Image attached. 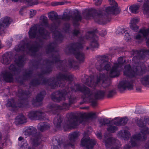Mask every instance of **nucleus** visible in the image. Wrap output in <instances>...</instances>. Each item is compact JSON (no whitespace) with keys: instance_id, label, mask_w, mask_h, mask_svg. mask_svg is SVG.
Segmentation results:
<instances>
[{"instance_id":"1","label":"nucleus","mask_w":149,"mask_h":149,"mask_svg":"<svg viewBox=\"0 0 149 149\" xmlns=\"http://www.w3.org/2000/svg\"><path fill=\"white\" fill-rule=\"evenodd\" d=\"M29 36L31 38H36V41L32 44H25L24 42H21L20 44L16 46L15 50L25 51L31 55L35 56L36 53L38 52L42 45V39H46L49 37V33L42 27H40L38 24L34 25L31 27L29 32Z\"/></svg>"},{"instance_id":"2","label":"nucleus","mask_w":149,"mask_h":149,"mask_svg":"<svg viewBox=\"0 0 149 149\" xmlns=\"http://www.w3.org/2000/svg\"><path fill=\"white\" fill-rule=\"evenodd\" d=\"M132 55L135 56L132 59V61L135 64L132 70L130 65H127L124 68V74L130 77H136L137 76H141L144 73L146 67L142 63L139 62V60L143 59L145 56H149V50H143L138 51L133 50L130 52Z\"/></svg>"},{"instance_id":"3","label":"nucleus","mask_w":149,"mask_h":149,"mask_svg":"<svg viewBox=\"0 0 149 149\" xmlns=\"http://www.w3.org/2000/svg\"><path fill=\"white\" fill-rule=\"evenodd\" d=\"M24 58L23 56L15 58V64L11 65L8 68V70H6L2 72L4 79L9 82H13L14 80L13 76L19 73L24 65Z\"/></svg>"},{"instance_id":"4","label":"nucleus","mask_w":149,"mask_h":149,"mask_svg":"<svg viewBox=\"0 0 149 149\" xmlns=\"http://www.w3.org/2000/svg\"><path fill=\"white\" fill-rule=\"evenodd\" d=\"M77 85H79L82 88L79 84H76L74 85L73 88H66L61 91H56L52 93L51 95L52 99L55 102H59L62 100H65L66 97H68L69 102L70 104L75 103L77 102L76 97L73 95H71L72 92L78 91H76V89L75 86ZM81 92V91H79Z\"/></svg>"},{"instance_id":"5","label":"nucleus","mask_w":149,"mask_h":149,"mask_svg":"<svg viewBox=\"0 0 149 149\" xmlns=\"http://www.w3.org/2000/svg\"><path fill=\"white\" fill-rule=\"evenodd\" d=\"M66 116L67 120L63 126L65 130L74 127L75 126L84 121L86 117L92 119L96 118L95 113H90L86 115L82 114L78 116H74L72 113H68Z\"/></svg>"},{"instance_id":"6","label":"nucleus","mask_w":149,"mask_h":149,"mask_svg":"<svg viewBox=\"0 0 149 149\" xmlns=\"http://www.w3.org/2000/svg\"><path fill=\"white\" fill-rule=\"evenodd\" d=\"M85 84L89 87H95L99 84H102L104 87H107L110 84V81L104 74H100L97 77L86 75L82 79Z\"/></svg>"},{"instance_id":"7","label":"nucleus","mask_w":149,"mask_h":149,"mask_svg":"<svg viewBox=\"0 0 149 149\" xmlns=\"http://www.w3.org/2000/svg\"><path fill=\"white\" fill-rule=\"evenodd\" d=\"M82 43L77 42L70 44L69 46L66 47L65 51L66 53H73L76 58L80 62L84 61L85 55L84 54L80 49L83 47Z\"/></svg>"},{"instance_id":"8","label":"nucleus","mask_w":149,"mask_h":149,"mask_svg":"<svg viewBox=\"0 0 149 149\" xmlns=\"http://www.w3.org/2000/svg\"><path fill=\"white\" fill-rule=\"evenodd\" d=\"M135 121L138 125L140 127L141 132L136 135V137H141V140H145L146 138V135L149 134V129L146 126L147 120L143 118H141L139 120L136 119Z\"/></svg>"},{"instance_id":"9","label":"nucleus","mask_w":149,"mask_h":149,"mask_svg":"<svg viewBox=\"0 0 149 149\" xmlns=\"http://www.w3.org/2000/svg\"><path fill=\"white\" fill-rule=\"evenodd\" d=\"M108 57L106 56H100L98 58V60L97 61L96 64V68L99 70H106L108 71V74L110 77H111L110 76V72L112 68L111 69V65L110 62L107 61Z\"/></svg>"},{"instance_id":"10","label":"nucleus","mask_w":149,"mask_h":149,"mask_svg":"<svg viewBox=\"0 0 149 149\" xmlns=\"http://www.w3.org/2000/svg\"><path fill=\"white\" fill-rule=\"evenodd\" d=\"M24 134L26 135L32 136L31 139L32 144L35 146L38 145L40 142V136L37 133V130L33 126H30L26 130Z\"/></svg>"},{"instance_id":"11","label":"nucleus","mask_w":149,"mask_h":149,"mask_svg":"<svg viewBox=\"0 0 149 149\" xmlns=\"http://www.w3.org/2000/svg\"><path fill=\"white\" fill-rule=\"evenodd\" d=\"M76 89V91H81V92L84 94L85 97L91 103V105L93 107L96 106L97 103L96 101V98L93 95L92 93H91V90L88 87L84 86L83 88H81L78 85L75 86Z\"/></svg>"},{"instance_id":"12","label":"nucleus","mask_w":149,"mask_h":149,"mask_svg":"<svg viewBox=\"0 0 149 149\" xmlns=\"http://www.w3.org/2000/svg\"><path fill=\"white\" fill-rule=\"evenodd\" d=\"M123 57H119L117 63H114L112 67V69L110 72L109 75L111 77H117L120 74V71L121 65L125 62Z\"/></svg>"},{"instance_id":"13","label":"nucleus","mask_w":149,"mask_h":149,"mask_svg":"<svg viewBox=\"0 0 149 149\" xmlns=\"http://www.w3.org/2000/svg\"><path fill=\"white\" fill-rule=\"evenodd\" d=\"M104 136L105 138L104 140L105 144L107 149H121L118 140L112 137L106 139L105 134Z\"/></svg>"},{"instance_id":"14","label":"nucleus","mask_w":149,"mask_h":149,"mask_svg":"<svg viewBox=\"0 0 149 149\" xmlns=\"http://www.w3.org/2000/svg\"><path fill=\"white\" fill-rule=\"evenodd\" d=\"M79 136V133L77 132L70 133L68 136V140L65 142L63 145L64 149H74V143Z\"/></svg>"},{"instance_id":"15","label":"nucleus","mask_w":149,"mask_h":149,"mask_svg":"<svg viewBox=\"0 0 149 149\" xmlns=\"http://www.w3.org/2000/svg\"><path fill=\"white\" fill-rule=\"evenodd\" d=\"M111 6L107 7L106 9V12L108 15L117 14L120 12L118 5L114 0H108Z\"/></svg>"},{"instance_id":"16","label":"nucleus","mask_w":149,"mask_h":149,"mask_svg":"<svg viewBox=\"0 0 149 149\" xmlns=\"http://www.w3.org/2000/svg\"><path fill=\"white\" fill-rule=\"evenodd\" d=\"M133 81L130 80V79L123 80L120 81L118 85V88L121 92H122L126 88L129 90L133 89Z\"/></svg>"},{"instance_id":"17","label":"nucleus","mask_w":149,"mask_h":149,"mask_svg":"<svg viewBox=\"0 0 149 149\" xmlns=\"http://www.w3.org/2000/svg\"><path fill=\"white\" fill-rule=\"evenodd\" d=\"M86 134V132L84 133V136L81 141V145L85 146L87 149H93L96 142L94 140L90 139L89 137H85Z\"/></svg>"},{"instance_id":"18","label":"nucleus","mask_w":149,"mask_h":149,"mask_svg":"<svg viewBox=\"0 0 149 149\" xmlns=\"http://www.w3.org/2000/svg\"><path fill=\"white\" fill-rule=\"evenodd\" d=\"M97 32L98 31L97 29H95L94 30L91 31L89 32L90 36H93V37L92 38V41L90 44V47H87L86 48L87 50H88L90 48L92 50V48H96L98 47L99 45L98 42V38L95 34V33H97Z\"/></svg>"},{"instance_id":"19","label":"nucleus","mask_w":149,"mask_h":149,"mask_svg":"<svg viewBox=\"0 0 149 149\" xmlns=\"http://www.w3.org/2000/svg\"><path fill=\"white\" fill-rule=\"evenodd\" d=\"M12 19L9 17H6L2 18L0 20V32L5 33V29L8 27L12 22Z\"/></svg>"},{"instance_id":"20","label":"nucleus","mask_w":149,"mask_h":149,"mask_svg":"<svg viewBox=\"0 0 149 149\" xmlns=\"http://www.w3.org/2000/svg\"><path fill=\"white\" fill-rule=\"evenodd\" d=\"M70 104L69 103H64L62 106L58 104H49L48 105V107L52 113L55 114L57 110L67 109L70 107Z\"/></svg>"},{"instance_id":"21","label":"nucleus","mask_w":149,"mask_h":149,"mask_svg":"<svg viewBox=\"0 0 149 149\" xmlns=\"http://www.w3.org/2000/svg\"><path fill=\"white\" fill-rule=\"evenodd\" d=\"M103 12L100 13L96 14L94 17L95 21L96 22L100 24H105L109 21L107 20V17L106 15H104L102 14Z\"/></svg>"},{"instance_id":"22","label":"nucleus","mask_w":149,"mask_h":149,"mask_svg":"<svg viewBox=\"0 0 149 149\" xmlns=\"http://www.w3.org/2000/svg\"><path fill=\"white\" fill-rule=\"evenodd\" d=\"M149 32V28L146 29L143 27L141 29L138 34L136 35L135 38L136 40H142L145 38L148 34Z\"/></svg>"},{"instance_id":"23","label":"nucleus","mask_w":149,"mask_h":149,"mask_svg":"<svg viewBox=\"0 0 149 149\" xmlns=\"http://www.w3.org/2000/svg\"><path fill=\"white\" fill-rule=\"evenodd\" d=\"M141 138L139 137H136V135H133L131 139V145H129V144L125 145L124 146L123 149H129L131 146H135L137 144V142L138 141L141 140L140 139Z\"/></svg>"},{"instance_id":"24","label":"nucleus","mask_w":149,"mask_h":149,"mask_svg":"<svg viewBox=\"0 0 149 149\" xmlns=\"http://www.w3.org/2000/svg\"><path fill=\"white\" fill-rule=\"evenodd\" d=\"M130 132L127 130H124L118 132L117 134L118 137L125 140H127L131 136Z\"/></svg>"},{"instance_id":"25","label":"nucleus","mask_w":149,"mask_h":149,"mask_svg":"<svg viewBox=\"0 0 149 149\" xmlns=\"http://www.w3.org/2000/svg\"><path fill=\"white\" fill-rule=\"evenodd\" d=\"M32 73V71H31L29 70H26L25 71V72L23 74L22 79H21L20 77L16 78V79L18 81L21 83H22L23 80L28 79L30 78L31 77Z\"/></svg>"},{"instance_id":"26","label":"nucleus","mask_w":149,"mask_h":149,"mask_svg":"<svg viewBox=\"0 0 149 149\" xmlns=\"http://www.w3.org/2000/svg\"><path fill=\"white\" fill-rule=\"evenodd\" d=\"M63 121V120L60 115L59 114H58L55 117L53 123L56 127L59 129L61 128Z\"/></svg>"},{"instance_id":"27","label":"nucleus","mask_w":149,"mask_h":149,"mask_svg":"<svg viewBox=\"0 0 149 149\" xmlns=\"http://www.w3.org/2000/svg\"><path fill=\"white\" fill-rule=\"evenodd\" d=\"M50 125L46 122H43L39 123L37 126L38 130L43 132L49 129L50 128Z\"/></svg>"},{"instance_id":"28","label":"nucleus","mask_w":149,"mask_h":149,"mask_svg":"<svg viewBox=\"0 0 149 149\" xmlns=\"http://www.w3.org/2000/svg\"><path fill=\"white\" fill-rule=\"evenodd\" d=\"M142 9L144 14L149 16V0H144Z\"/></svg>"},{"instance_id":"29","label":"nucleus","mask_w":149,"mask_h":149,"mask_svg":"<svg viewBox=\"0 0 149 149\" xmlns=\"http://www.w3.org/2000/svg\"><path fill=\"white\" fill-rule=\"evenodd\" d=\"M140 81L143 85L149 87V74L143 76L141 78Z\"/></svg>"},{"instance_id":"30","label":"nucleus","mask_w":149,"mask_h":149,"mask_svg":"<svg viewBox=\"0 0 149 149\" xmlns=\"http://www.w3.org/2000/svg\"><path fill=\"white\" fill-rule=\"evenodd\" d=\"M46 94V92L45 91L41 92L38 94L36 97L35 100H33V105L36 102H41L42 100L45 95Z\"/></svg>"},{"instance_id":"31","label":"nucleus","mask_w":149,"mask_h":149,"mask_svg":"<svg viewBox=\"0 0 149 149\" xmlns=\"http://www.w3.org/2000/svg\"><path fill=\"white\" fill-rule=\"evenodd\" d=\"M30 93V92H24L23 90L19 89L18 90L17 95L21 100H22L27 98L28 95Z\"/></svg>"},{"instance_id":"32","label":"nucleus","mask_w":149,"mask_h":149,"mask_svg":"<svg viewBox=\"0 0 149 149\" xmlns=\"http://www.w3.org/2000/svg\"><path fill=\"white\" fill-rule=\"evenodd\" d=\"M72 20L74 24L76 25H78V21L81 20L82 17L79 13H75L73 16L72 17Z\"/></svg>"},{"instance_id":"33","label":"nucleus","mask_w":149,"mask_h":149,"mask_svg":"<svg viewBox=\"0 0 149 149\" xmlns=\"http://www.w3.org/2000/svg\"><path fill=\"white\" fill-rule=\"evenodd\" d=\"M8 106L11 107L16 109H17L18 107L19 108L24 106L23 104L22 103L15 104L14 100L13 99L9 101L8 102Z\"/></svg>"},{"instance_id":"34","label":"nucleus","mask_w":149,"mask_h":149,"mask_svg":"<svg viewBox=\"0 0 149 149\" xmlns=\"http://www.w3.org/2000/svg\"><path fill=\"white\" fill-rule=\"evenodd\" d=\"M11 60L10 56L9 54H5L3 56L1 62L5 65H7L10 63Z\"/></svg>"},{"instance_id":"35","label":"nucleus","mask_w":149,"mask_h":149,"mask_svg":"<svg viewBox=\"0 0 149 149\" xmlns=\"http://www.w3.org/2000/svg\"><path fill=\"white\" fill-rule=\"evenodd\" d=\"M128 119L127 118H125L121 119L118 120L114 121V124L117 126L124 125H125Z\"/></svg>"},{"instance_id":"36","label":"nucleus","mask_w":149,"mask_h":149,"mask_svg":"<svg viewBox=\"0 0 149 149\" xmlns=\"http://www.w3.org/2000/svg\"><path fill=\"white\" fill-rule=\"evenodd\" d=\"M91 93H92L93 95L97 99H100L103 97L105 94L104 92L103 91H98L95 93L91 91Z\"/></svg>"},{"instance_id":"37","label":"nucleus","mask_w":149,"mask_h":149,"mask_svg":"<svg viewBox=\"0 0 149 149\" xmlns=\"http://www.w3.org/2000/svg\"><path fill=\"white\" fill-rule=\"evenodd\" d=\"M140 7V5L139 4H135L130 6L129 9L132 13H138Z\"/></svg>"},{"instance_id":"38","label":"nucleus","mask_w":149,"mask_h":149,"mask_svg":"<svg viewBox=\"0 0 149 149\" xmlns=\"http://www.w3.org/2000/svg\"><path fill=\"white\" fill-rule=\"evenodd\" d=\"M15 122L18 124H22L26 122V118L24 115H20L16 118Z\"/></svg>"},{"instance_id":"39","label":"nucleus","mask_w":149,"mask_h":149,"mask_svg":"<svg viewBox=\"0 0 149 149\" xmlns=\"http://www.w3.org/2000/svg\"><path fill=\"white\" fill-rule=\"evenodd\" d=\"M41 21V25L45 27H48L49 25L48 23V19L47 17L44 16H41L40 18Z\"/></svg>"},{"instance_id":"40","label":"nucleus","mask_w":149,"mask_h":149,"mask_svg":"<svg viewBox=\"0 0 149 149\" xmlns=\"http://www.w3.org/2000/svg\"><path fill=\"white\" fill-rule=\"evenodd\" d=\"M94 12L90 10H86L84 11L83 15L86 19H89L91 17H93Z\"/></svg>"},{"instance_id":"41","label":"nucleus","mask_w":149,"mask_h":149,"mask_svg":"<svg viewBox=\"0 0 149 149\" xmlns=\"http://www.w3.org/2000/svg\"><path fill=\"white\" fill-rule=\"evenodd\" d=\"M14 2H17L19 1H23L25 3H27L30 6L37 4L38 3L37 0H12Z\"/></svg>"},{"instance_id":"42","label":"nucleus","mask_w":149,"mask_h":149,"mask_svg":"<svg viewBox=\"0 0 149 149\" xmlns=\"http://www.w3.org/2000/svg\"><path fill=\"white\" fill-rule=\"evenodd\" d=\"M45 115L44 113L41 111H36V120H42L45 118Z\"/></svg>"},{"instance_id":"43","label":"nucleus","mask_w":149,"mask_h":149,"mask_svg":"<svg viewBox=\"0 0 149 149\" xmlns=\"http://www.w3.org/2000/svg\"><path fill=\"white\" fill-rule=\"evenodd\" d=\"M118 127L113 125H110L108 126L107 130L109 132L113 133L115 132L118 130Z\"/></svg>"},{"instance_id":"44","label":"nucleus","mask_w":149,"mask_h":149,"mask_svg":"<svg viewBox=\"0 0 149 149\" xmlns=\"http://www.w3.org/2000/svg\"><path fill=\"white\" fill-rule=\"evenodd\" d=\"M116 93L115 89H109V90L107 93V97L109 98H111L116 95Z\"/></svg>"},{"instance_id":"45","label":"nucleus","mask_w":149,"mask_h":149,"mask_svg":"<svg viewBox=\"0 0 149 149\" xmlns=\"http://www.w3.org/2000/svg\"><path fill=\"white\" fill-rule=\"evenodd\" d=\"M99 123L101 126L109 124L111 123L110 120L106 118L100 119L99 120Z\"/></svg>"},{"instance_id":"46","label":"nucleus","mask_w":149,"mask_h":149,"mask_svg":"<svg viewBox=\"0 0 149 149\" xmlns=\"http://www.w3.org/2000/svg\"><path fill=\"white\" fill-rule=\"evenodd\" d=\"M64 144H63V141L60 140L57 141V143L53 146V149H61L62 145L64 146Z\"/></svg>"},{"instance_id":"47","label":"nucleus","mask_w":149,"mask_h":149,"mask_svg":"<svg viewBox=\"0 0 149 149\" xmlns=\"http://www.w3.org/2000/svg\"><path fill=\"white\" fill-rule=\"evenodd\" d=\"M36 111H31L28 114L29 118L31 120H36Z\"/></svg>"},{"instance_id":"48","label":"nucleus","mask_w":149,"mask_h":149,"mask_svg":"<svg viewBox=\"0 0 149 149\" xmlns=\"http://www.w3.org/2000/svg\"><path fill=\"white\" fill-rule=\"evenodd\" d=\"M64 31L67 33H70V25L66 23L64 24L63 26Z\"/></svg>"},{"instance_id":"49","label":"nucleus","mask_w":149,"mask_h":149,"mask_svg":"<svg viewBox=\"0 0 149 149\" xmlns=\"http://www.w3.org/2000/svg\"><path fill=\"white\" fill-rule=\"evenodd\" d=\"M139 21V19L136 18H132L130 22V25H136V24L138 23Z\"/></svg>"},{"instance_id":"50","label":"nucleus","mask_w":149,"mask_h":149,"mask_svg":"<svg viewBox=\"0 0 149 149\" xmlns=\"http://www.w3.org/2000/svg\"><path fill=\"white\" fill-rule=\"evenodd\" d=\"M61 17L62 19L65 20H68L70 19L69 14L67 13L66 12L64 13L62 16Z\"/></svg>"},{"instance_id":"51","label":"nucleus","mask_w":149,"mask_h":149,"mask_svg":"<svg viewBox=\"0 0 149 149\" xmlns=\"http://www.w3.org/2000/svg\"><path fill=\"white\" fill-rule=\"evenodd\" d=\"M27 145V143L26 141L24 140L21 142V144L20 145V148L21 149H24L25 148H26V146Z\"/></svg>"},{"instance_id":"52","label":"nucleus","mask_w":149,"mask_h":149,"mask_svg":"<svg viewBox=\"0 0 149 149\" xmlns=\"http://www.w3.org/2000/svg\"><path fill=\"white\" fill-rule=\"evenodd\" d=\"M79 33V30L78 29H74L71 33V34L74 36H77Z\"/></svg>"},{"instance_id":"53","label":"nucleus","mask_w":149,"mask_h":149,"mask_svg":"<svg viewBox=\"0 0 149 149\" xmlns=\"http://www.w3.org/2000/svg\"><path fill=\"white\" fill-rule=\"evenodd\" d=\"M64 3L63 2H52L51 5L52 6H56L58 5H63Z\"/></svg>"},{"instance_id":"54","label":"nucleus","mask_w":149,"mask_h":149,"mask_svg":"<svg viewBox=\"0 0 149 149\" xmlns=\"http://www.w3.org/2000/svg\"><path fill=\"white\" fill-rule=\"evenodd\" d=\"M131 29L135 31H137L139 29V27L137 25H130Z\"/></svg>"},{"instance_id":"55","label":"nucleus","mask_w":149,"mask_h":149,"mask_svg":"<svg viewBox=\"0 0 149 149\" xmlns=\"http://www.w3.org/2000/svg\"><path fill=\"white\" fill-rule=\"evenodd\" d=\"M36 13V11L35 10H31L30 12V15L31 17L34 16Z\"/></svg>"},{"instance_id":"56","label":"nucleus","mask_w":149,"mask_h":149,"mask_svg":"<svg viewBox=\"0 0 149 149\" xmlns=\"http://www.w3.org/2000/svg\"><path fill=\"white\" fill-rule=\"evenodd\" d=\"M125 36L127 38L128 40H129L130 38L131 39L133 37L132 35L130 34L129 33H128L127 31L125 33Z\"/></svg>"},{"instance_id":"57","label":"nucleus","mask_w":149,"mask_h":149,"mask_svg":"<svg viewBox=\"0 0 149 149\" xmlns=\"http://www.w3.org/2000/svg\"><path fill=\"white\" fill-rule=\"evenodd\" d=\"M95 3L96 6H98L101 4L102 0H93Z\"/></svg>"},{"instance_id":"58","label":"nucleus","mask_w":149,"mask_h":149,"mask_svg":"<svg viewBox=\"0 0 149 149\" xmlns=\"http://www.w3.org/2000/svg\"><path fill=\"white\" fill-rule=\"evenodd\" d=\"M107 34V31L106 30H102L100 33V35L102 36H104Z\"/></svg>"},{"instance_id":"59","label":"nucleus","mask_w":149,"mask_h":149,"mask_svg":"<svg viewBox=\"0 0 149 149\" xmlns=\"http://www.w3.org/2000/svg\"><path fill=\"white\" fill-rule=\"evenodd\" d=\"M97 137L99 139H101L102 138V135L101 132H97L96 134Z\"/></svg>"},{"instance_id":"60","label":"nucleus","mask_w":149,"mask_h":149,"mask_svg":"<svg viewBox=\"0 0 149 149\" xmlns=\"http://www.w3.org/2000/svg\"><path fill=\"white\" fill-rule=\"evenodd\" d=\"M119 31H120V33H120L122 34L125 33L127 31L126 30H125V29H120Z\"/></svg>"},{"instance_id":"61","label":"nucleus","mask_w":149,"mask_h":149,"mask_svg":"<svg viewBox=\"0 0 149 149\" xmlns=\"http://www.w3.org/2000/svg\"><path fill=\"white\" fill-rule=\"evenodd\" d=\"M146 43L147 45L149 47V38L146 40Z\"/></svg>"},{"instance_id":"62","label":"nucleus","mask_w":149,"mask_h":149,"mask_svg":"<svg viewBox=\"0 0 149 149\" xmlns=\"http://www.w3.org/2000/svg\"><path fill=\"white\" fill-rule=\"evenodd\" d=\"M24 139V138L23 137H22V136H20L18 138V140L19 141H22Z\"/></svg>"},{"instance_id":"63","label":"nucleus","mask_w":149,"mask_h":149,"mask_svg":"<svg viewBox=\"0 0 149 149\" xmlns=\"http://www.w3.org/2000/svg\"><path fill=\"white\" fill-rule=\"evenodd\" d=\"M136 90L138 91H140L141 89L140 88H136Z\"/></svg>"},{"instance_id":"64","label":"nucleus","mask_w":149,"mask_h":149,"mask_svg":"<svg viewBox=\"0 0 149 149\" xmlns=\"http://www.w3.org/2000/svg\"><path fill=\"white\" fill-rule=\"evenodd\" d=\"M138 2H142L143 1V0H137Z\"/></svg>"}]
</instances>
